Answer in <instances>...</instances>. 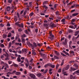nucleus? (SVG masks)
Segmentation results:
<instances>
[{
    "mask_svg": "<svg viewBox=\"0 0 79 79\" xmlns=\"http://www.w3.org/2000/svg\"><path fill=\"white\" fill-rule=\"evenodd\" d=\"M5 60H10V58L8 57V56L6 57V58L5 59Z\"/></svg>",
    "mask_w": 79,
    "mask_h": 79,
    "instance_id": "nucleus-27",
    "label": "nucleus"
},
{
    "mask_svg": "<svg viewBox=\"0 0 79 79\" xmlns=\"http://www.w3.org/2000/svg\"><path fill=\"white\" fill-rule=\"evenodd\" d=\"M57 19H58V20L59 21H60V20H61V17H57Z\"/></svg>",
    "mask_w": 79,
    "mask_h": 79,
    "instance_id": "nucleus-43",
    "label": "nucleus"
},
{
    "mask_svg": "<svg viewBox=\"0 0 79 79\" xmlns=\"http://www.w3.org/2000/svg\"><path fill=\"white\" fill-rule=\"evenodd\" d=\"M29 76L31 77V78H32V79H35V78L36 77L34 74L30 73L29 74Z\"/></svg>",
    "mask_w": 79,
    "mask_h": 79,
    "instance_id": "nucleus-2",
    "label": "nucleus"
},
{
    "mask_svg": "<svg viewBox=\"0 0 79 79\" xmlns=\"http://www.w3.org/2000/svg\"><path fill=\"white\" fill-rule=\"evenodd\" d=\"M4 42V40H0V42L1 43H3Z\"/></svg>",
    "mask_w": 79,
    "mask_h": 79,
    "instance_id": "nucleus-57",
    "label": "nucleus"
},
{
    "mask_svg": "<svg viewBox=\"0 0 79 79\" xmlns=\"http://www.w3.org/2000/svg\"><path fill=\"white\" fill-rule=\"evenodd\" d=\"M77 15H78V13H76L74 14H72V16H77Z\"/></svg>",
    "mask_w": 79,
    "mask_h": 79,
    "instance_id": "nucleus-21",
    "label": "nucleus"
},
{
    "mask_svg": "<svg viewBox=\"0 0 79 79\" xmlns=\"http://www.w3.org/2000/svg\"><path fill=\"white\" fill-rule=\"evenodd\" d=\"M43 7L44 8H45L46 9H47V8H48V7H47V6H45V5H44L43 6Z\"/></svg>",
    "mask_w": 79,
    "mask_h": 79,
    "instance_id": "nucleus-46",
    "label": "nucleus"
},
{
    "mask_svg": "<svg viewBox=\"0 0 79 79\" xmlns=\"http://www.w3.org/2000/svg\"><path fill=\"white\" fill-rule=\"evenodd\" d=\"M22 29L21 28H19L18 29V31H19V32H21V31H22Z\"/></svg>",
    "mask_w": 79,
    "mask_h": 79,
    "instance_id": "nucleus-48",
    "label": "nucleus"
},
{
    "mask_svg": "<svg viewBox=\"0 0 79 79\" xmlns=\"http://www.w3.org/2000/svg\"><path fill=\"white\" fill-rule=\"evenodd\" d=\"M75 70H76V69H74L73 68L71 67L70 70V71H75Z\"/></svg>",
    "mask_w": 79,
    "mask_h": 79,
    "instance_id": "nucleus-16",
    "label": "nucleus"
},
{
    "mask_svg": "<svg viewBox=\"0 0 79 79\" xmlns=\"http://www.w3.org/2000/svg\"><path fill=\"white\" fill-rule=\"evenodd\" d=\"M48 2L47 1H44L43 2V5H45V4H47L48 3Z\"/></svg>",
    "mask_w": 79,
    "mask_h": 79,
    "instance_id": "nucleus-35",
    "label": "nucleus"
},
{
    "mask_svg": "<svg viewBox=\"0 0 79 79\" xmlns=\"http://www.w3.org/2000/svg\"><path fill=\"white\" fill-rule=\"evenodd\" d=\"M22 51L24 53H26L27 52V49H22Z\"/></svg>",
    "mask_w": 79,
    "mask_h": 79,
    "instance_id": "nucleus-19",
    "label": "nucleus"
},
{
    "mask_svg": "<svg viewBox=\"0 0 79 79\" xmlns=\"http://www.w3.org/2000/svg\"><path fill=\"white\" fill-rule=\"evenodd\" d=\"M69 65H68L66 66V68L65 69V71L68 70V69H69Z\"/></svg>",
    "mask_w": 79,
    "mask_h": 79,
    "instance_id": "nucleus-14",
    "label": "nucleus"
},
{
    "mask_svg": "<svg viewBox=\"0 0 79 79\" xmlns=\"http://www.w3.org/2000/svg\"><path fill=\"white\" fill-rule=\"evenodd\" d=\"M37 75L38 77H40V76H42V74L41 73H39L37 74Z\"/></svg>",
    "mask_w": 79,
    "mask_h": 79,
    "instance_id": "nucleus-22",
    "label": "nucleus"
},
{
    "mask_svg": "<svg viewBox=\"0 0 79 79\" xmlns=\"http://www.w3.org/2000/svg\"><path fill=\"white\" fill-rule=\"evenodd\" d=\"M12 2V0H8V2L9 3H11Z\"/></svg>",
    "mask_w": 79,
    "mask_h": 79,
    "instance_id": "nucleus-49",
    "label": "nucleus"
},
{
    "mask_svg": "<svg viewBox=\"0 0 79 79\" xmlns=\"http://www.w3.org/2000/svg\"><path fill=\"white\" fill-rule=\"evenodd\" d=\"M63 45H67V39H65L64 42H63Z\"/></svg>",
    "mask_w": 79,
    "mask_h": 79,
    "instance_id": "nucleus-4",
    "label": "nucleus"
},
{
    "mask_svg": "<svg viewBox=\"0 0 79 79\" xmlns=\"http://www.w3.org/2000/svg\"><path fill=\"white\" fill-rule=\"evenodd\" d=\"M75 73H77V75H79V70H77L74 73H73V74H75Z\"/></svg>",
    "mask_w": 79,
    "mask_h": 79,
    "instance_id": "nucleus-12",
    "label": "nucleus"
},
{
    "mask_svg": "<svg viewBox=\"0 0 79 79\" xmlns=\"http://www.w3.org/2000/svg\"><path fill=\"white\" fill-rule=\"evenodd\" d=\"M61 22H62V23H63V24H65L64 23H65V19H64L61 20Z\"/></svg>",
    "mask_w": 79,
    "mask_h": 79,
    "instance_id": "nucleus-20",
    "label": "nucleus"
},
{
    "mask_svg": "<svg viewBox=\"0 0 79 79\" xmlns=\"http://www.w3.org/2000/svg\"><path fill=\"white\" fill-rule=\"evenodd\" d=\"M26 35L24 34L22 35V37L24 38V37H26Z\"/></svg>",
    "mask_w": 79,
    "mask_h": 79,
    "instance_id": "nucleus-53",
    "label": "nucleus"
},
{
    "mask_svg": "<svg viewBox=\"0 0 79 79\" xmlns=\"http://www.w3.org/2000/svg\"><path fill=\"white\" fill-rule=\"evenodd\" d=\"M54 58L55 59H56V60H59V57L56 56H54Z\"/></svg>",
    "mask_w": 79,
    "mask_h": 79,
    "instance_id": "nucleus-25",
    "label": "nucleus"
},
{
    "mask_svg": "<svg viewBox=\"0 0 79 79\" xmlns=\"http://www.w3.org/2000/svg\"><path fill=\"white\" fill-rule=\"evenodd\" d=\"M61 55L62 56H66L65 55H64V54L63 53H60Z\"/></svg>",
    "mask_w": 79,
    "mask_h": 79,
    "instance_id": "nucleus-44",
    "label": "nucleus"
},
{
    "mask_svg": "<svg viewBox=\"0 0 79 79\" xmlns=\"http://www.w3.org/2000/svg\"><path fill=\"white\" fill-rule=\"evenodd\" d=\"M74 79V77H73L72 75L70 76V79Z\"/></svg>",
    "mask_w": 79,
    "mask_h": 79,
    "instance_id": "nucleus-45",
    "label": "nucleus"
},
{
    "mask_svg": "<svg viewBox=\"0 0 79 79\" xmlns=\"http://www.w3.org/2000/svg\"><path fill=\"white\" fill-rule=\"evenodd\" d=\"M61 69H59L58 70V73H61Z\"/></svg>",
    "mask_w": 79,
    "mask_h": 79,
    "instance_id": "nucleus-54",
    "label": "nucleus"
},
{
    "mask_svg": "<svg viewBox=\"0 0 79 79\" xmlns=\"http://www.w3.org/2000/svg\"><path fill=\"white\" fill-rule=\"evenodd\" d=\"M30 16H33L34 15V13L31 12L29 14Z\"/></svg>",
    "mask_w": 79,
    "mask_h": 79,
    "instance_id": "nucleus-28",
    "label": "nucleus"
},
{
    "mask_svg": "<svg viewBox=\"0 0 79 79\" xmlns=\"http://www.w3.org/2000/svg\"><path fill=\"white\" fill-rule=\"evenodd\" d=\"M5 63L4 62L2 61L1 62V64H5Z\"/></svg>",
    "mask_w": 79,
    "mask_h": 79,
    "instance_id": "nucleus-33",
    "label": "nucleus"
},
{
    "mask_svg": "<svg viewBox=\"0 0 79 79\" xmlns=\"http://www.w3.org/2000/svg\"><path fill=\"white\" fill-rule=\"evenodd\" d=\"M14 19H15V21L16 22V21H17V20H18L17 17L16 16H15L14 17Z\"/></svg>",
    "mask_w": 79,
    "mask_h": 79,
    "instance_id": "nucleus-24",
    "label": "nucleus"
},
{
    "mask_svg": "<svg viewBox=\"0 0 79 79\" xmlns=\"http://www.w3.org/2000/svg\"><path fill=\"white\" fill-rule=\"evenodd\" d=\"M14 66L15 67H18V65L16 64H14Z\"/></svg>",
    "mask_w": 79,
    "mask_h": 79,
    "instance_id": "nucleus-39",
    "label": "nucleus"
},
{
    "mask_svg": "<svg viewBox=\"0 0 79 79\" xmlns=\"http://www.w3.org/2000/svg\"><path fill=\"white\" fill-rule=\"evenodd\" d=\"M56 55H59V52H57L56 51H54Z\"/></svg>",
    "mask_w": 79,
    "mask_h": 79,
    "instance_id": "nucleus-15",
    "label": "nucleus"
},
{
    "mask_svg": "<svg viewBox=\"0 0 79 79\" xmlns=\"http://www.w3.org/2000/svg\"><path fill=\"white\" fill-rule=\"evenodd\" d=\"M11 10H12V11L11 12V13H14V11H15V9H12Z\"/></svg>",
    "mask_w": 79,
    "mask_h": 79,
    "instance_id": "nucleus-42",
    "label": "nucleus"
},
{
    "mask_svg": "<svg viewBox=\"0 0 79 79\" xmlns=\"http://www.w3.org/2000/svg\"><path fill=\"white\" fill-rule=\"evenodd\" d=\"M0 47L2 48H5V45L2 43H0Z\"/></svg>",
    "mask_w": 79,
    "mask_h": 79,
    "instance_id": "nucleus-7",
    "label": "nucleus"
},
{
    "mask_svg": "<svg viewBox=\"0 0 79 79\" xmlns=\"http://www.w3.org/2000/svg\"><path fill=\"white\" fill-rule=\"evenodd\" d=\"M73 62H74V61L73 60H72V61H70V62H69V63L70 64H71L72 63H73Z\"/></svg>",
    "mask_w": 79,
    "mask_h": 79,
    "instance_id": "nucleus-58",
    "label": "nucleus"
},
{
    "mask_svg": "<svg viewBox=\"0 0 79 79\" xmlns=\"http://www.w3.org/2000/svg\"><path fill=\"white\" fill-rule=\"evenodd\" d=\"M17 61L18 62H20V61H21V59H20V58L18 57L17 58Z\"/></svg>",
    "mask_w": 79,
    "mask_h": 79,
    "instance_id": "nucleus-32",
    "label": "nucleus"
},
{
    "mask_svg": "<svg viewBox=\"0 0 79 79\" xmlns=\"http://www.w3.org/2000/svg\"><path fill=\"white\" fill-rule=\"evenodd\" d=\"M15 74L17 76H20V75H21V73L19 72H16L15 73Z\"/></svg>",
    "mask_w": 79,
    "mask_h": 79,
    "instance_id": "nucleus-6",
    "label": "nucleus"
},
{
    "mask_svg": "<svg viewBox=\"0 0 79 79\" xmlns=\"http://www.w3.org/2000/svg\"><path fill=\"white\" fill-rule=\"evenodd\" d=\"M32 72H35V68H33L32 70Z\"/></svg>",
    "mask_w": 79,
    "mask_h": 79,
    "instance_id": "nucleus-34",
    "label": "nucleus"
},
{
    "mask_svg": "<svg viewBox=\"0 0 79 79\" xmlns=\"http://www.w3.org/2000/svg\"><path fill=\"white\" fill-rule=\"evenodd\" d=\"M8 63L9 64H11V63H12V61L10 60H9L8 62Z\"/></svg>",
    "mask_w": 79,
    "mask_h": 79,
    "instance_id": "nucleus-41",
    "label": "nucleus"
},
{
    "mask_svg": "<svg viewBox=\"0 0 79 79\" xmlns=\"http://www.w3.org/2000/svg\"><path fill=\"white\" fill-rule=\"evenodd\" d=\"M47 71H48V70H45L44 72V73H46Z\"/></svg>",
    "mask_w": 79,
    "mask_h": 79,
    "instance_id": "nucleus-64",
    "label": "nucleus"
},
{
    "mask_svg": "<svg viewBox=\"0 0 79 79\" xmlns=\"http://www.w3.org/2000/svg\"><path fill=\"white\" fill-rule=\"evenodd\" d=\"M27 13V10L25 11L23 14L24 15H26Z\"/></svg>",
    "mask_w": 79,
    "mask_h": 79,
    "instance_id": "nucleus-60",
    "label": "nucleus"
},
{
    "mask_svg": "<svg viewBox=\"0 0 79 79\" xmlns=\"http://www.w3.org/2000/svg\"><path fill=\"white\" fill-rule=\"evenodd\" d=\"M56 6H57V4H55L54 6V9H56Z\"/></svg>",
    "mask_w": 79,
    "mask_h": 79,
    "instance_id": "nucleus-55",
    "label": "nucleus"
},
{
    "mask_svg": "<svg viewBox=\"0 0 79 79\" xmlns=\"http://www.w3.org/2000/svg\"><path fill=\"white\" fill-rule=\"evenodd\" d=\"M56 45L58 47H60V44H59V43H56Z\"/></svg>",
    "mask_w": 79,
    "mask_h": 79,
    "instance_id": "nucleus-47",
    "label": "nucleus"
},
{
    "mask_svg": "<svg viewBox=\"0 0 79 79\" xmlns=\"http://www.w3.org/2000/svg\"><path fill=\"white\" fill-rule=\"evenodd\" d=\"M70 28H71L72 29H73L74 28V26L73 25H71L69 26Z\"/></svg>",
    "mask_w": 79,
    "mask_h": 79,
    "instance_id": "nucleus-50",
    "label": "nucleus"
},
{
    "mask_svg": "<svg viewBox=\"0 0 79 79\" xmlns=\"http://www.w3.org/2000/svg\"><path fill=\"white\" fill-rule=\"evenodd\" d=\"M19 65L20 66H24V64H21V63H19Z\"/></svg>",
    "mask_w": 79,
    "mask_h": 79,
    "instance_id": "nucleus-37",
    "label": "nucleus"
},
{
    "mask_svg": "<svg viewBox=\"0 0 79 79\" xmlns=\"http://www.w3.org/2000/svg\"><path fill=\"white\" fill-rule=\"evenodd\" d=\"M49 66L52 68H55V65H53L51 64H49Z\"/></svg>",
    "mask_w": 79,
    "mask_h": 79,
    "instance_id": "nucleus-13",
    "label": "nucleus"
},
{
    "mask_svg": "<svg viewBox=\"0 0 79 79\" xmlns=\"http://www.w3.org/2000/svg\"><path fill=\"white\" fill-rule=\"evenodd\" d=\"M75 67H76V68L75 69L76 70H77V69H78V65H75Z\"/></svg>",
    "mask_w": 79,
    "mask_h": 79,
    "instance_id": "nucleus-56",
    "label": "nucleus"
},
{
    "mask_svg": "<svg viewBox=\"0 0 79 79\" xmlns=\"http://www.w3.org/2000/svg\"><path fill=\"white\" fill-rule=\"evenodd\" d=\"M16 73V70L12 72V74H15V73Z\"/></svg>",
    "mask_w": 79,
    "mask_h": 79,
    "instance_id": "nucleus-61",
    "label": "nucleus"
},
{
    "mask_svg": "<svg viewBox=\"0 0 79 79\" xmlns=\"http://www.w3.org/2000/svg\"><path fill=\"white\" fill-rule=\"evenodd\" d=\"M69 32H73V30L70 29L69 30Z\"/></svg>",
    "mask_w": 79,
    "mask_h": 79,
    "instance_id": "nucleus-63",
    "label": "nucleus"
},
{
    "mask_svg": "<svg viewBox=\"0 0 79 79\" xmlns=\"http://www.w3.org/2000/svg\"><path fill=\"white\" fill-rule=\"evenodd\" d=\"M27 45L29 46V47H33V45L31 44V43L30 42H27Z\"/></svg>",
    "mask_w": 79,
    "mask_h": 79,
    "instance_id": "nucleus-5",
    "label": "nucleus"
},
{
    "mask_svg": "<svg viewBox=\"0 0 79 79\" xmlns=\"http://www.w3.org/2000/svg\"><path fill=\"white\" fill-rule=\"evenodd\" d=\"M7 36V35H3V39H5V38H6V37Z\"/></svg>",
    "mask_w": 79,
    "mask_h": 79,
    "instance_id": "nucleus-29",
    "label": "nucleus"
},
{
    "mask_svg": "<svg viewBox=\"0 0 79 79\" xmlns=\"http://www.w3.org/2000/svg\"><path fill=\"white\" fill-rule=\"evenodd\" d=\"M49 34L51 37H54V35H53L52 33V31H50L49 32Z\"/></svg>",
    "mask_w": 79,
    "mask_h": 79,
    "instance_id": "nucleus-10",
    "label": "nucleus"
},
{
    "mask_svg": "<svg viewBox=\"0 0 79 79\" xmlns=\"http://www.w3.org/2000/svg\"><path fill=\"white\" fill-rule=\"evenodd\" d=\"M11 36V33H9L8 34V37H10Z\"/></svg>",
    "mask_w": 79,
    "mask_h": 79,
    "instance_id": "nucleus-23",
    "label": "nucleus"
},
{
    "mask_svg": "<svg viewBox=\"0 0 79 79\" xmlns=\"http://www.w3.org/2000/svg\"><path fill=\"white\" fill-rule=\"evenodd\" d=\"M15 25H17V26H19V22H17L15 24Z\"/></svg>",
    "mask_w": 79,
    "mask_h": 79,
    "instance_id": "nucleus-52",
    "label": "nucleus"
},
{
    "mask_svg": "<svg viewBox=\"0 0 79 79\" xmlns=\"http://www.w3.org/2000/svg\"><path fill=\"white\" fill-rule=\"evenodd\" d=\"M58 67H59V64H57L56 65V69H58Z\"/></svg>",
    "mask_w": 79,
    "mask_h": 79,
    "instance_id": "nucleus-62",
    "label": "nucleus"
},
{
    "mask_svg": "<svg viewBox=\"0 0 79 79\" xmlns=\"http://www.w3.org/2000/svg\"><path fill=\"white\" fill-rule=\"evenodd\" d=\"M11 74V73L10 72L7 73L6 74V76L7 77H10V74Z\"/></svg>",
    "mask_w": 79,
    "mask_h": 79,
    "instance_id": "nucleus-11",
    "label": "nucleus"
},
{
    "mask_svg": "<svg viewBox=\"0 0 79 79\" xmlns=\"http://www.w3.org/2000/svg\"><path fill=\"white\" fill-rule=\"evenodd\" d=\"M47 64L44 65V67L45 68H47V67H48V66H49V64Z\"/></svg>",
    "mask_w": 79,
    "mask_h": 79,
    "instance_id": "nucleus-31",
    "label": "nucleus"
},
{
    "mask_svg": "<svg viewBox=\"0 0 79 79\" xmlns=\"http://www.w3.org/2000/svg\"><path fill=\"white\" fill-rule=\"evenodd\" d=\"M4 56H6V55L5 54H3V55H2L1 56V58H4Z\"/></svg>",
    "mask_w": 79,
    "mask_h": 79,
    "instance_id": "nucleus-17",
    "label": "nucleus"
},
{
    "mask_svg": "<svg viewBox=\"0 0 79 79\" xmlns=\"http://www.w3.org/2000/svg\"><path fill=\"white\" fill-rule=\"evenodd\" d=\"M33 45H34V47H37V44H36V43H35V42L33 43Z\"/></svg>",
    "mask_w": 79,
    "mask_h": 79,
    "instance_id": "nucleus-36",
    "label": "nucleus"
},
{
    "mask_svg": "<svg viewBox=\"0 0 79 79\" xmlns=\"http://www.w3.org/2000/svg\"><path fill=\"white\" fill-rule=\"evenodd\" d=\"M25 62H26L25 64L26 68H27L28 66H29V61H28V60L27 58L25 59Z\"/></svg>",
    "mask_w": 79,
    "mask_h": 79,
    "instance_id": "nucleus-1",
    "label": "nucleus"
},
{
    "mask_svg": "<svg viewBox=\"0 0 79 79\" xmlns=\"http://www.w3.org/2000/svg\"><path fill=\"white\" fill-rule=\"evenodd\" d=\"M22 41L23 42H24L25 41H26V40H25V39L24 38H22Z\"/></svg>",
    "mask_w": 79,
    "mask_h": 79,
    "instance_id": "nucleus-38",
    "label": "nucleus"
},
{
    "mask_svg": "<svg viewBox=\"0 0 79 79\" xmlns=\"http://www.w3.org/2000/svg\"><path fill=\"white\" fill-rule=\"evenodd\" d=\"M6 10L7 11H10V10L11 9V8L10 6H8L6 8Z\"/></svg>",
    "mask_w": 79,
    "mask_h": 79,
    "instance_id": "nucleus-8",
    "label": "nucleus"
},
{
    "mask_svg": "<svg viewBox=\"0 0 79 79\" xmlns=\"http://www.w3.org/2000/svg\"><path fill=\"white\" fill-rule=\"evenodd\" d=\"M2 78H3L4 79H9V78L8 77H6L5 76H2Z\"/></svg>",
    "mask_w": 79,
    "mask_h": 79,
    "instance_id": "nucleus-30",
    "label": "nucleus"
},
{
    "mask_svg": "<svg viewBox=\"0 0 79 79\" xmlns=\"http://www.w3.org/2000/svg\"><path fill=\"white\" fill-rule=\"evenodd\" d=\"M62 52H63V53H65V55H68V56H69V53H68L67 52H66V51H62Z\"/></svg>",
    "mask_w": 79,
    "mask_h": 79,
    "instance_id": "nucleus-9",
    "label": "nucleus"
},
{
    "mask_svg": "<svg viewBox=\"0 0 79 79\" xmlns=\"http://www.w3.org/2000/svg\"><path fill=\"white\" fill-rule=\"evenodd\" d=\"M79 31H77L75 32V36H76V35H77L79 34Z\"/></svg>",
    "mask_w": 79,
    "mask_h": 79,
    "instance_id": "nucleus-18",
    "label": "nucleus"
},
{
    "mask_svg": "<svg viewBox=\"0 0 79 79\" xmlns=\"http://www.w3.org/2000/svg\"><path fill=\"white\" fill-rule=\"evenodd\" d=\"M63 74H64V76H68V74L66 73V72H63Z\"/></svg>",
    "mask_w": 79,
    "mask_h": 79,
    "instance_id": "nucleus-26",
    "label": "nucleus"
},
{
    "mask_svg": "<svg viewBox=\"0 0 79 79\" xmlns=\"http://www.w3.org/2000/svg\"><path fill=\"white\" fill-rule=\"evenodd\" d=\"M76 11V10L75 9H74V10H72L71 11V13H73V12H74V11Z\"/></svg>",
    "mask_w": 79,
    "mask_h": 79,
    "instance_id": "nucleus-59",
    "label": "nucleus"
},
{
    "mask_svg": "<svg viewBox=\"0 0 79 79\" xmlns=\"http://www.w3.org/2000/svg\"><path fill=\"white\" fill-rule=\"evenodd\" d=\"M4 65H5L6 67L4 68V69L5 70H6V68H9V66H8V64H7L5 63V64H4Z\"/></svg>",
    "mask_w": 79,
    "mask_h": 79,
    "instance_id": "nucleus-3",
    "label": "nucleus"
},
{
    "mask_svg": "<svg viewBox=\"0 0 79 79\" xmlns=\"http://www.w3.org/2000/svg\"><path fill=\"white\" fill-rule=\"evenodd\" d=\"M76 6V4H73L72 6H71L72 8H73L75 7V6Z\"/></svg>",
    "mask_w": 79,
    "mask_h": 79,
    "instance_id": "nucleus-40",
    "label": "nucleus"
},
{
    "mask_svg": "<svg viewBox=\"0 0 79 79\" xmlns=\"http://www.w3.org/2000/svg\"><path fill=\"white\" fill-rule=\"evenodd\" d=\"M56 15H59L60 14H59V12H58V11H57L56 12Z\"/></svg>",
    "mask_w": 79,
    "mask_h": 79,
    "instance_id": "nucleus-51",
    "label": "nucleus"
}]
</instances>
